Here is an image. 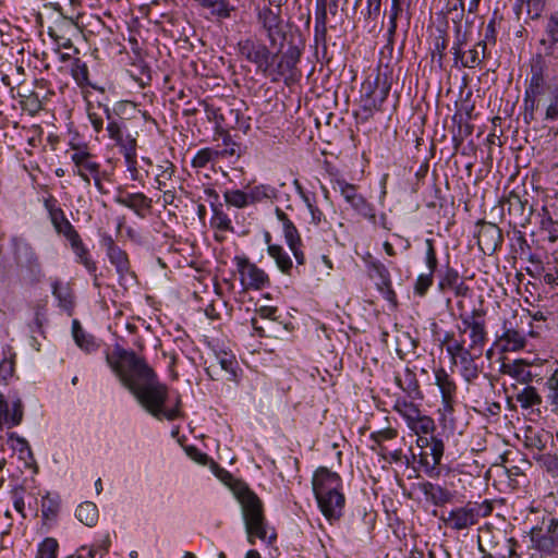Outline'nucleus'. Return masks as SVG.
Instances as JSON below:
<instances>
[{"label":"nucleus","mask_w":558,"mask_h":558,"mask_svg":"<svg viewBox=\"0 0 558 558\" xmlns=\"http://www.w3.org/2000/svg\"><path fill=\"white\" fill-rule=\"evenodd\" d=\"M234 8L230 5L228 0H218L210 9L213 15L219 19H229Z\"/></svg>","instance_id":"nucleus-58"},{"label":"nucleus","mask_w":558,"mask_h":558,"mask_svg":"<svg viewBox=\"0 0 558 558\" xmlns=\"http://www.w3.org/2000/svg\"><path fill=\"white\" fill-rule=\"evenodd\" d=\"M52 294L59 301V306L71 314L74 307V295L69 284L60 281L52 283Z\"/></svg>","instance_id":"nucleus-30"},{"label":"nucleus","mask_w":558,"mask_h":558,"mask_svg":"<svg viewBox=\"0 0 558 558\" xmlns=\"http://www.w3.org/2000/svg\"><path fill=\"white\" fill-rule=\"evenodd\" d=\"M448 47V39L445 35H440L435 40V47L433 51V59L437 57L439 65H442V60L446 57V49Z\"/></svg>","instance_id":"nucleus-61"},{"label":"nucleus","mask_w":558,"mask_h":558,"mask_svg":"<svg viewBox=\"0 0 558 558\" xmlns=\"http://www.w3.org/2000/svg\"><path fill=\"white\" fill-rule=\"evenodd\" d=\"M217 159V151L215 148H203L197 151V154L194 156L192 160V167L193 168H204L206 167L210 161Z\"/></svg>","instance_id":"nucleus-50"},{"label":"nucleus","mask_w":558,"mask_h":558,"mask_svg":"<svg viewBox=\"0 0 558 558\" xmlns=\"http://www.w3.org/2000/svg\"><path fill=\"white\" fill-rule=\"evenodd\" d=\"M235 496L241 505L248 543L254 545L258 538L271 544L277 535L266 521L262 500L246 486H241Z\"/></svg>","instance_id":"nucleus-3"},{"label":"nucleus","mask_w":558,"mask_h":558,"mask_svg":"<svg viewBox=\"0 0 558 558\" xmlns=\"http://www.w3.org/2000/svg\"><path fill=\"white\" fill-rule=\"evenodd\" d=\"M114 201L119 205L130 208L141 218H145L153 209V199L141 192L129 193L120 190Z\"/></svg>","instance_id":"nucleus-14"},{"label":"nucleus","mask_w":558,"mask_h":558,"mask_svg":"<svg viewBox=\"0 0 558 558\" xmlns=\"http://www.w3.org/2000/svg\"><path fill=\"white\" fill-rule=\"evenodd\" d=\"M462 326L458 327L460 333L470 331L469 345L471 349L476 351H483L485 343L487 342V331L485 322V311L482 308H474L469 315L460 316Z\"/></svg>","instance_id":"nucleus-7"},{"label":"nucleus","mask_w":558,"mask_h":558,"mask_svg":"<svg viewBox=\"0 0 558 558\" xmlns=\"http://www.w3.org/2000/svg\"><path fill=\"white\" fill-rule=\"evenodd\" d=\"M337 186L345 199V202L354 209L360 216L366 219H375L374 207L365 199L363 195L357 193L355 185L350 184L345 181H337Z\"/></svg>","instance_id":"nucleus-13"},{"label":"nucleus","mask_w":558,"mask_h":558,"mask_svg":"<svg viewBox=\"0 0 558 558\" xmlns=\"http://www.w3.org/2000/svg\"><path fill=\"white\" fill-rule=\"evenodd\" d=\"M239 53L251 63L256 65L258 72L264 75L270 71V61H275L278 52L272 53L270 49L262 41L251 38L239 41Z\"/></svg>","instance_id":"nucleus-6"},{"label":"nucleus","mask_w":558,"mask_h":558,"mask_svg":"<svg viewBox=\"0 0 558 558\" xmlns=\"http://www.w3.org/2000/svg\"><path fill=\"white\" fill-rule=\"evenodd\" d=\"M277 219L282 223V230L288 245H293L294 242H301V236L294 223L290 220L288 215L277 207L275 209Z\"/></svg>","instance_id":"nucleus-32"},{"label":"nucleus","mask_w":558,"mask_h":558,"mask_svg":"<svg viewBox=\"0 0 558 558\" xmlns=\"http://www.w3.org/2000/svg\"><path fill=\"white\" fill-rule=\"evenodd\" d=\"M371 449L375 451L384 461L388 463H401L407 468H409L412 464V461L415 459L414 453H412L411 458L404 454L401 447L392 449L390 447L381 446L380 449H376L375 447H371Z\"/></svg>","instance_id":"nucleus-29"},{"label":"nucleus","mask_w":558,"mask_h":558,"mask_svg":"<svg viewBox=\"0 0 558 558\" xmlns=\"http://www.w3.org/2000/svg\"><path fill=\"white\" fill-rule=\"evenodd\" d=\"M409 428L413 430L416 435H428L434 433V430L436 429V425L432 417L420 414L415 415V421H413V423H410Z\"/></svg>","instance_id":"nucleus-41"},{"label":"nucleus","mask_w":558,"mask_h":558,"mask_svg":"<svg viewBox=\"0 0 558 558\" xmlns=\"http://www.w3.org/2000/svg\"><path fill=\"white\" fill-rule=\"evenodd\" d=\"M75 515L85 525L94 526L98 521V509L95 504L86 501L76 508Z\"/></svg>","instance_id":"nucleus-36"},{"label":"nucleus","mask_w":558,"mask_h":558,"mask_svg":"<svg viewBox=\"0 0 558 558\" xmlns=\"http://www.w3.org/2000/svg\"><path fill=\"white\" fill-rule=\"evenodd\" d=\"M531 542L538 551L550 555L558 549V519L554 517L543 518L542 522L531 532Z\"/></svg>","instance_id":"nucleus-4"},{"label":"nucleus","mask_w":558,"mask_h":558,"mask_svg":"<svg viewBox=\"0 0 558 558\" xmlns=\"http://www.w3.org/2000/svg\"><path fill=\"white\" fill-rule=\"evenodd\" d=\"M421 490L426 499L435 506H444L452 499V494L448 489L430 482L421 484Z\"/></svg>","instance_id":"nucleus-27"},{"label":"nucleus","mask_w":558,"mask_h":558,"mask_svg":"<svg viewBox=\"0 0 558 558\" xmlns=\"http://www.w3.org/2000/svg\"><path fill=\"white\" fill-rule=\"evenodd\" d=\"M71 72L74 81L78 85L84 86L88 83V68L81 59H74Z\"/></svg>","instance_id":"nucleus-49"},{"label":"nucleus","mask_w":558,"mask_h":558,"mask_svg":"<svg viewBox=\"0 0 558 558\" xmlns=\"http://www.w3.org/2000/svg\"><path fill=\"white\" fill-rule=\"evenodd\" d=\"M226 372L227 379L231 380L236 377V367L238 362L233 354L227 352H220L216 355L214 362H211L207 367V374L215 379V375H217V368Z\"/></svg>","instance_id":"nucleus-22"},{"label":"nucleus","mask_w":558,"mask_h":558,"mask_svg":"<svg viewBox=\"0 0 558 558\" xmlns=\"http://www.w3.org/2000/svg\"><path fill=\"white\" fill-rule=\"evenodd\" d=\"M267 252L268 255L275 259L277 267L282 274L291 275L293 267L292 260L282 246L277 244H269Z\"/></svg>","instance_id":"nucleus-31"},{"label":"nucleus","mask_w":558,"mask_h":558,"mask_svg":"<svg viewBox=\"0 0 558 558\" xmlns=\"http://www.w3.org/2000/svg\"><path fill=\"white\" fill-rule=\"evenodd\" d=\"M106 361L121 384L134 396L142 408L157 420L174 421L182 416L180 397L167 408L169 391L144 357L134 351L116 345L106 353Z\"/></svg>","instance_id":"nucleus-1"},{"label":"nucleus","mask_w":558,"mask_h":558,"mask_svg":"<svg viewBox=\"0 0 558 558\" xmlns=\"http://www.w3.org/2000/svg\"><path fill=\"white\" fill-rule=\"evenodd\" d=\"M454 351H459L457 354V359H459L461 366L468 365L478 359L482 355L483 351H476L475 349H471V347L463 348H453Z\"/></svg>","instance_id":"nucleus-55"},{"label":"nucleus","mask_w":558,"mask_h":558,"mask_svg":"<svg viewBox=\"0 0 558 558\" xmlns=\"http://www.w3.org/2000/svg\"><path fill=\"white\" fill-rule=\"evenodd\" d=\"M435 380L441 393L444 412L452 413L457 396V385L454 380L444 368L435 371Z\"/></svg>","instance_id":"nucleus-17"},{"label":"nucleus","mask_w":558,"mask_h":558,"mask_svg":"<svg viewBox=\"0 0 558 558\" xmlns=\"http://www.w3.org/2000/svg\"><path fill=\"white\" fill-rule=\"evenodd\" d=\"M240 276L243 290H262L269 286L268 275L257 265L251 263L246 256L236 255L233 258Z\"/></svg>","instance_id":"nucleus-8"},{"label":"nucleus","mask_w":558,"mask_h":558,"mask_svg":"<svg viewBox=\"0 0 558 558\" xmlns=\"http://www.w3.org/2000/svg\"><path fill=\"white\" fill-rule=\"evenodd\" d=\"M531 71H532V76H531L530 84H529V87L526 88L525 93L538 95L541 93V88L544 83L543 65H542L541 57H538V59L532 64Z\"/></svg>","instance_id":"nucleus-39"},{"label":"nucleus","mask_w":558,"mask_h":558,"mask_svg":"<svg viewBox=\"0 0 558 558\" xmlns=\"http://www.w3.org/2000/svg\"><path fill=\"white\" fill-rule=\"evenodd\" d=\"M110 263L116 267L119 275L124 276L130 271V262L126 253L120 247L107 254Z\"/></svg>","instance_id":"nucleus-42"},{"label":"nucleus","mask_w":558,"mask_h":558,"mask_svg":"<svg viewBox=\"0 0 558 558\" xmlns=\"http://www.w3.org/2000/svg\"><path fill=\"white\" fill-rule=\"evenodd\" d=\"M398 436V430L388 427L384 428L377 432H373L369 436V438L374 441V445L372 447H375L376 449H380L383 447H389L387 445L388 441L396 439Z\"/></svg>","instance_id":"nucleus-44"},{"label":"nucleus","mask_w":558,"mask_h":558,"mask_svg":"<svg viewBox=\"0 0 558 558\" xmlns=\"http://www.w3.org/2000/svg\"><path fill=\"white\" fill-rule=\"evenodd\" d=\"M548 393L546 396L553 411H558V368H556L546 380Z\"/></svg>","instance_id":"nucleus-45"},{"label":"nucleus","mask_w":558,"mask_h":558,"mask_svg":"<svg viewBox=\"0 0 558 558\" xmlns=\"http://www.w3.org/2000/svg\"><path fill=\"white\" fill-rule=\"evenodd\" d=\"M515 400L523 409H531L542 403V397L533 386H526L518 392Z\"/></svg>","instance_id":"nucleus-38"},{"label":"nucleus","mask_w":558,"mask_h":558,"mask_svg":"<svg viewBox=\"0 0 558 558\" xmlns=\"http://www.w3.org/2000/svg\"><path fill=\"white\" fill-rule=\"evenodd\" d=\"M499 227L492 222H482L477 232V244L484 254H493L502 244Z\"/></svg>","instance_id":"nucleus-15"},{"label":"nucleus","mask_w":558,"mask_h":558,"mask_svg":"<svg viewBox=\"0 0 558 558\" xmlns=\"http://www.w3.org/2000/svg\"><path fill=\"white\" fill-rule=\"evenodd\" d=\"M525 446L530 449L543 451L546 447V441L543 440L542 434L529 430V433L525 435Z\"/></svg>","instance_id":"nucleus-59"},{"label":"nucleus","mask_w":558,"mask_h":558,"mask_svg":"<svg viewBox=\"0 0 558 558\" xmlns=\"http://www.w3.org/2000/svg\"><path fill=\"white\" fill-rule=\"evenodd\" d=\"M495 344L502 352H515L522 350L525 347L526 339L520 331L513 328H507L505 324L504 332L497 338Z\"/></svg>","instance_id":"nucleus-23"},{"label":"nucleus","mask_w":558,"mask_h":558,"mask_svg":"<svg viewBox=\"0 0 558 558\" xmlns=\"http://www.w3.org/2000/svg\"><path fill=\"white\" fill-rule=\"evenodd\" d=\"M211 225L221 231L232 230L231 220L229 219L227 214L217 208H214Z\"/></svg>","instance_id":"nucleus-57"},{"label":"nucleus","mask_w":558,"mask_h":558,"mask_svg":"<svg viewBox=\"0 0 558 558\" xmlns=\"http://www.w3.org/2000/svg\"><path fill=\"white\" fill-rule=\"evenodd\" d=\"M215 150L217 151V159L233 156L240 157L241 155L240 146L231 140L229 134L223 135V148L218 146Z\"/></svg>","instance_id":"nucleus-46"},{"label":"nucleus","mask_w":558,"mask_h":558,"mask_svg":"<svg viewBox=\"0 0 558 558\" xmlns=\"http://www.w3.org/2000/svg\"><path fill=\"white\" fill-rule=\"evenodd\" d=\"M486 40H480L470 50L466 51V59L462 62L463 68L474 69L481 65L486 58Z\"/></svg>","instance_id":"nucleus-34"},{"label":"nucleus","mask_w":558,"mask_h":558,"mask_svg":"<svg viewBox=\"0 0 558 558\" xmlns=\"http://www.w3.org/2000/svg\"><path fill=\"white\" fill-rule=\"evenodd\" d=\"M80 27L72 17L62 16L59 22L56 23L54 27H49V36L63 48H71L72 40L66 37V34L78 33Z\"/></svg>","instance_id":"nucleus-21"},{"label":"nucleus","mask_w":558,"mask_h":558,"mask_svg":"<svg viewBox=\"0 0 558 558\" xmlns=\"http://www.w3.org/2000/svg\"><path fill=\"white\" fill-rule=\"evenodd\" d=\"M104 113L107 119V132L111 140L120 147L121 153L125 158L136 157V137L128 134L123 135L125 129V120L112 112L107 106L104 107Z\"/></svg>","instance_id":"nucleus-5"},{"label":"nucleus","mask_w":558,"mask_h":558,"mask_svg":"<svg viewBox=\"0 0 558 558\" xmlns=\"http://www.w3.org/2000/svg\"><path fill=\"white\" fill-rule=\"evenodd\" d=\"M45 208L48 210L50 221L59 235L65 238L70 244L81 238L74 226L65 217L64 211L56 206L54 198L45 199Z\"/></svg>","instance_id":"nucleus-12"},{"label":"nucleus","mask_w":558,"mask_h":558,"mask_svg":"<svg viewBox=\"0 0 558 558\" xmlns=\"http://www.w3.org/2000/svg\"><path fill=\"white\" fill-rule=\"evenodd\" d=\"M327 9L325 0L317 2L315 14V32L316 35L320 34L323 37L326 35L327 28Z\"/></svg>","instance_id":"nucleus-51"},{"label":"nucleus","mask_w":558,"mask_h":558,"mask_svg":"<svg viewBox=\"0 0 558 558\" xmlns=\"http://www.w3.org/2000/svg\"><path fill=\"white\" fill-rule=\"evenodd\" d=\"M24 109L28 110L31 113H36L41 109V101L38 95L32 92L28 96H25V99L21 101Z\"/></svg>","instance_id":"nucleus-63"},{"label":"nucleus","mask_w":558,"mask_h":558,"mask_svg":"<svg viewBox=\"0 0 558 558\" xmlns=\"http://www.w3.org/2000/svg\"><path fill=\"white\" fill-rule=\"evenodd\" d=\"M78 262L87 269L89 274H95L97 270L96 263L89 257V252L85 247L81 238L70 244Z\"/></svg>","instance_id":"nucleus-37"},{"label":"nucleus","mask_w":558,"mask_h":558,"mask_svg":"<svg viewBox=\"0 0 558 558\" xmlns=\"http://www.w3.org/2000/svg\"><path fill=\"white\" fill-rule=\"evenodd\" d=\"M530 364L523 360H515L511 363H502L501 373L507 374L518 381L527 384L532 381L533 375L529 369Z\"/></svg>","instance_id":"nucleus-28"},{"label":"nucleus","mask_w":558,"mask_h":558,"mask_svg":"<svg viewBox=\"0 0 558 558\" xmlns=\"http://www.w3.org/2000/svg\"><path fill=\"white\" fill-rule=\"evenodd\" d=\"M472 512L474 513V519L476 524L478 523L481 518H486L492 514L494 510V506L492 501L484 500L483 502L469 501Z\"/></svg>","instance_id":"nucleus-54"},{"label":"nucleus","mask_w":558,"mask_h":558,"mask_svg":"<svg viewBox=\"0 0 558 558\" xmlns=\"http://www.w3.org/2000/svg\"><path fill=\"white\" fill-rule=\"evenodd\" d=\"M369 268L380 279L381 286H390V274L383 263L378 260L369 263Z\"/></svg>","instance_id":"nucleus-62"},{"label":"nucleus","mask_w":558,"mask_h":558,"mask_svg":"<svg viewBox=\"0 0 558 558\" xmlns=\"http://www.w3.org/2000/svg\"><path fill=\"white\" fill-rule=\"evenodd\" d=\"M363 92L361 98V109L364 112V120H367L373 116L374 110H379L384 101L386 100L388 93H389V86L386 84L381 85L380 88V98L376 99L374 95L376 94V89L374 87L373 82H366L363 84Z\"/></svg>","instance_id":"nucleus-18"},{"label":"nucleus","mask_w":558,"mask_h":558,"mask_svg":"<svg viewBox=\"0 0 558 558\" xmlns=\"http://www.w3.org/2000/svg\"><path fill=\"white\" fill-rule=\"evenodd\" d=\"M199 105L204 107L207 120L215 123L216 130H222L225 129V125H233L232 123H229L227 113L221 111L220 108H216L205 100H199Z\"/></svg>","instance_id":"nucleus-35"},{"label":"nucleus","mask_w":558,"mask_h":558,"mask_svg":"<svg viewBox=\"0 0 558 558\" xmlns=\"http://www.w3.org/2000/svg\"><path fill=\"white\" fill-rule=\"evenodd\" d=\"M226 203L236 208H243L250 204L247 192L241 190H231L225 193Z\"/></svg>","instance_id":"nucleus-48"},{"label":"nucleus","mask_w":558,"mask_h":558,"mask_svg":"<svg viewBox=\"0 0 558 558\" xmlns=\"http://www.w3.org/2000/svg\"><path fill=\"white\" fill-rule=\"evenodd\" d=\"M250 204L258 203L264 199H271L277 196V190L268 184H260L250 189L247 192Z\"/></svg>","instance_id":"nucleus-40"},{"label":"nucleus","mask_w":558,"mask_h":558,"mask_svg":"<svg viewBox=\"0 0 558 558\" xmlns=\"http://www.w3.org/2000/svg\"><path fill=\"white\" fill-rule=\"evenodd\" d=\"M256 17L257 23L266 33L270 46L276 47L279 43L280 50L282 48V41L286 39V32L283 29L281 10H275L270 7H263L257 10Z\"/></svg>","instance_id":"nucleus-9"},{"label":"nucleus","mask_w":558,"mask_h":558,"mask_svg":"<svg viewBox=\"0 0 558 558\" xmlns=\"http://www.w3.org/2000/svg\"><path fill=\"white\" fill-rule=\"evenodd\" d=\"M304 199L311 214V222L315 226H320L324 223L330 227L323 211L317 206L313 205L308 197L304 196Z\"/></svg>","instance_id":"nucleus-60"},{"label":"nucleus","mask_w":558,"mask_h":558,"mask_svg":"<svg viewBox=\"0 0 558 558\" xmlns=\"http://www.w3.org/2000/svg\"><path fill=\"white\" fill-rule=\"evenodd\" d=\"M444 451V441L440 438L435 437V439H430V445L426 448V450L420 453V463L426 470H434L440 464Z\"/></svg>","instance_id":"nucleus-25"},{"label":"nucleus","mask_w":558,"mask_h":558,"mask_svg":"<svg viewBox=\"0 0 558 558\" xmlns=\"http://www.w3.org/2000/svg\"><path fill=\"white\" fill-rule=\"evenodd\" d=\"M60 509V499L58 496L47 494L41 499V513L46 520H52L57 517Z\"/></svg>","instance_id":"nucleus-43"},{"label":"nucleus","mask_w":558,"mask_h":558,"mask_svg":"<svg viewBox=\"0 0 558 558\" xmlns=\"http://www.w3.org/2000/svg\"><path fill=\"white\" fill-rule=\"evenodd\" d=\"M438 288L440 291L453 290L456 296H466L470 293L469 286L460 279L458 270L451 267L446 268L439 280Z\"/></svg>","instance_id":"nucleus-24"},{"label":"nucleus","mask_w":558,"mask_h":558,"mask_svg":"<svg viewBox=\"0 0 558 558\" xmlns=\"http://www.w3.org/2000/svg\"><path fill=\"white\" fill-rule=\"evenodd\" d=\"M545 32L551 43H558V14H550L548 17L547 24L545 26Z\"/></svg>","instance_id":"nucleus-64"},{"label":"nucleus","mask_w":558,"mask_h":558,"mask_svg":"<svg viewBox=\"0 0 558 558\" xmlns=\"http://www.w3.org/2000/svg\"><path fill=\"white\" fill-rule=\"evenodd\" d=\"M301 58V50L294 45H290L286 51L278 57L275 61H270V71L267 73L271 76L272 82H278L281 77L287 82L294 77V70Z\"/></svg>","instance_id":"nucleus-10"},{"label":"nucleus","mask_w":558,"mask_h":558,"mask_svg":"<svg viewBox=\"0 0 558 558\" xmlns=\"http://www.w3.org/2000/svg\"><path fill=\"white\" fill-rule=\"evenodd\" d=\"M442 521L448 527L456 531L466 530L476 524L469 502L463 507L452 509L447 517H442Z\"/></svg>","instance_id":"nucleus-20"},{"label":"nucleus","mask_w":558,"mask_h":558,"mask_svg":"<svg viewBox=\"0 0 558 558\" xmlns=\"http://www.w3.org/2000/svg\"><path fill=\"white\" fill-rule=\"evenodd\" d=\"M508 213L513 217L514 225L524 227L530 222L533 214V207L529 205L527 199H522L517 193L511 192L507 197Z\"/></svg>","instance_id":"nucleus-19"},{"label":"nucleus","mask_w":558,"mask_h":558,"mask_svg":"<svg viewBox=\"0 0 558 558\" xmlns=\"http://www.w3.org/2000/svg\"><path fill=\"white\" fill-rule=\"evenodd\" d=\"M58 548L57 539L47 537L39 544L35 558H57Z\"/></svg>","instance_id":"nucleus-47"},{"label":"nucleus","mask_w":558,"mask_h":558,"mask_svg":"<svg viewBox=\"0 0 558 558\" xmlns=\"http://www.w3.org/2000/svg\"><path fill=\"white\" fill-rule=\"evenodd\" d=\"M72 333L76 344L86 352H92L98 348L94 337L86 333L76 319L72 323Z\"/></svg>","instance_id":"nucleus-33"},{"label":"nucleus","mask_w":558,"mask_h":558,"mask_svg":"<svg viewBox=\"0 0 558 558\" xmlns=\"http://www.w3.org/2000/svg\"><path fill=\"white\" fill-rule=\"evenodd\" d=\"M433 280L434 274L432 272L420 275L414 284V293L420 296H424L433 284Z\"/></svg>","instance_id":"nucleus-56"},{"label":"nucleus","mask_w":558,"mask_h":558,"mask_svg":"<svg viewBox=\"0 0 558 558\" xmlns=\"http://www.w3.org/2000/svg\"><path fill=\"white\" fill-rule=\"evenodd\" d=\"M77 171L76 173L87 183H90V178L98 175L100 172V165L95 160L94 156L85 148H75V153L71 156Z\"/></svg>","instance_id":"nucleus-16"},{"label":"nucleus","mask_w":558,"mask_h":558,"mask_svg":"<svg viewBox=\"0 0 558 558\" xmlns=\"http://www.w3.org/2000/svg\"><path fill=\"white\" fill-rule=\"evenodd\" d=\"M549 0H515L514 10L520 19L522 14L530 20H538L546 10Z\"/></svg>","instance_id":"nucleus-26"},{"label":"nucleus","mask_w":558,"mask_h":558,"mask_svg":"<svg viewBox=\"0 0 558 558\" xmlns=\"http://www.w3.org/2000/svg\"><path fill=\"white\" fill-rule=\"evenodd\" d=\"M14 255L17 264L29 272L32 282H39L44 278L39 258L29 244L22 241L15 242Z\"/></svg>","instance_id":"nucleus-11"},{"label":"nucleus","mask_w":558,"mask_h":558,"mask_svg":"<svg viewBox=\"0 0 558 558\" xmlns=\"http://www.w3.org/2000/svg\"><path fill=\"white\" fill-rule=\"evenodd\" d=\"M441 343L446 345V351L451 357L452 362L457 363V354L459 351H454L453 348L454 345L458 349L463 348L465 345L464 340H457L454 338V333L452 331H448L445 333Z\"/></svg>","instance_id":"nucleus-52"},{"label":"nucleus","mask_w":558,"mask_h":558,"mask_svg":"<svg viewBox=\"0 0 558 558\" xmlns=\"http://www.w3.org/2000/svg\"><path fill=\"white\" fill-rule=\"evenodd\" d=\"M313 490L324 517L332 522L343 515L345 497L342 493V480L338 473L320 466L312 480Z\"/></svg>","instance_id":"nucleus-2"},{"label":"nucleus","mask_w":558,"mask_h":558,"mask_svg":"<svg viewBox=\"0 0 558 558\" xmlns=\"http://www.w3.org/2000/svg\"><path fill=\"white\" fill-rule=\"evenodd\" d=\"M8 444L14 451H17L20 453L22 459H25V456H32L28 442L24 438H21L17 435H15L14 433H11L9 435Z\"/></svg>","instance_id":"nucleus-53"}]
</instances>
